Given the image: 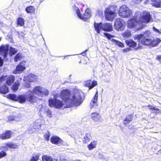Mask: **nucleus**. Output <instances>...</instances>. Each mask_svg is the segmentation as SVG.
I'll use <instances>...</instances> for the list:
<instances>
[{
	"mask_svg": "<svg viewBox=\"0 0 161 161\" xmlns=\"http://www.w3.org/2000/svg\"><path fill=\"white\" fill-rule=\"evenodd\" d=\"M7 154L4 151H2L0 152V158H2L6 156Z\"/></svg>",
	"mask_w": 161,
	"mask_h": 161,
	"instance_id": "37998d69",
	"label": "nucleus"
},
{
	"mask_svg": "<svg viewBox=\"0 0 161 161\" xmlns=\"http://www.w3.org/2000/svg\"><path fill=\"white\" fill-rule=\"evenodd\" d=\"M30 87V86H27V87Z\"/></svg>",
	"mask_w": 161,
	"mask_h": 161,
	"instance_id": "bf43d9fd",
	"label": "nucleus"
},
{
	"mask_svg": "<svg viewBox=\"0 0 161 161\" xmlns=\"http://www.w3.org/2000/svg\"><path fill=\"white\" fill-rule=\"evenodd\" d=\"M104 35L108 39L112 41V43L115 45L120 47H125L123 43L117 40L112 39V38L114 37V36L106 33H104Z\"/></svg>",
	"mask_w": 161,
	"mask_h": 161,
	"instance_id": "f8f14e48",
	"label": "nucleus"
},
{
	"mask_svg": "<svg viewBox=\"0 0 161 161\" xmlns=\"http://www.w3.org/2000/svg\"><path fill=\"white\" fill-rule=\"evenodd\" d=\"M8 48L9 46L8 44L5 45L3 44L0 47V55H3L4 58L7 56Z\"/></svg>",
	"mask_w": 161,
	"mask_h": 161,
	"instance_id": "4468645a",
	"label": "nucleus"
},
{
	"mask_svg": "<svg viewBox=\"0 0 161 161\" xmlns=\"http://www.w3.org/2000/svg\"><path fill=\"white\" fill-rule=\"evenodd\" d=\"M7 97L14 101H18L20 103H22L26 101V97L25 95H20L18 96L14 94H9L7 96Z\"/></svg>",
	"mask_w": 161,
	"mask_h": 161,
	"instance_id": "1a4fd4ad",
	"label": "nucleus"
},
{
	"mask_svg": "<svg viewBox=\"0 0 161 161\" xmlns=\"http://www.w3.org/2000/svg\"><path fill=\"white\" fill-rule=\"evenodd\" d=\"M14 80L15 78L14 76L9 75L7 77L6 82L8 85H10L14 82Z\"/></svg>",
	"mask_w": 161,
	"mask_h": 161,
	"instance_id": "5701e85b",
	"label": "nucleus"
},
{
	"mask_svg": "<svg viewBox=\"0 0 161 161\" xmlns=\"http://www.w3.org/2000/svg\"><path fill=\"white\" fill-rule=\"evenodd\" d=\"M117 6L113 5L108 6L105 11V18L109 21H112L116 15V10Z\"/></svg>",
	"mask_w": 161,
	"mask_h": 161,
	"instance_id": "423d86ee",
	"label": "nucleus"
},
{
	"mask_svg": "<svg viewBox=\"0 0 161 161\" xmlns=\"http://www.w3.org/2000/svg\"><path fill=\"white\" fill-rule=\"evenodd\" d=\"M76 94H78V96H79V104L76 105H75L77 106L80 105L82 102V99L81 97V95L82 94V92L80 89H75L74 90L71 92L70 93V92L68 90H65L62 91L60 94V96L61 98L63 99L64 100L65 102L66 100H69L71 99L72 95L75 93L76 92Z\"/></svg>",
	"mask_w": 161,
	"mask_h": 161,
	"instance_id": "20e7f679",
	"label": "nucleus"
},
{
	"mask_svg": "<svg viewBox=\"0 0 161 161\" xmlns=\"http://www.w3.org/2000/svg\"><path fill=\"white\" fill-rule=\"evenodd\" d=\"M146 3H148L156 7H161V0H147L145 2Z\"/></svg>",
	"mask_w": 161,
	"mask_h": 161,
	"instance_id": "dca6fc26",
	"label": "nucleus"
},
{
	"mask_svg": "<svg viewBox=\"0 0 161 161\" xmlns=\"http://www.w3.org/2000/svg\"><path fill=\"white\" fill-rule=\"evenodd\" d=\"M17 24L21 26H22L24 25V20L23 18H19L17 19Z\"/></svg>",
	"mask_w": 161,
	"mask_h": 161,
	"instance_id": "f704fd0d",
	"label": "nucleus"
},
{
	"mask_svg": "<svg viewBox=\"0 0 161 161\" xmlns=\"http://www.w3.org/2000/svg\"><path fill=\"white\" fill-rule=\"evenodd\" d=\"M39 156L36 155H33L31 158L30 161H37L39 159Z\"/></svg>",
	"mask_w": 161,
	"mask_h": 161,
	"instance_id": "a19ab883",
	"label": "nucleus"
},
{
	"mask_svg": "<svg viewBox=\"0 0 161 161\" xmlns=\"http://www.w3.org/2000/svg\"><path fill=\"white\" fill-rule=\"evenodd\" d=\"M98 92L97 91L94 97L91 100L90 103V108H93V107H96L97 106V101L98 98Z\"/></svg>",
	"mask_w": 161,
	"mask_h": 161,
	"instance_id": "f3484780",
	"label": "nucleus"
},
{
	"mask_svg": "<svg viewBox=\"0 0 161 161\" xmlns=\"http://www.w3.org/2000/svg\"><path fill=\"white\" fill-rule=\"evenodd\" d=\"M3 64V60L1 58H0V67L2 66Z\"/></svg>",
	"mask_w": 161,
	"mask_h": 161,
	"instance_id": "603ef678",
	"label": "nucleus"
},
{
	"mask_svg": "<svg viewBox=\"0 0 161 161\" xmlns=\"http://www.w3.org/2000/svg\"><path fill=\"white\" fill-rule=\"evenodd\" d=\"M10 51L11 54H12V55L14 54L17 52V50H16L15 48H13L12 47H10Z\"/></svg>",
	"mask_w": 161,
	"mask_h": 161,
	"instance_id": "ea45409f",
	"label": "nucleus"
},
{
	"mask_svg": "<svg viewBox=\"0 0 161 161\" xmlns=\"http://www.w3.org/2000/svg\"><path fill=\"white\" fill-rule=\"evenodd\" d=\"M141 16V13L140 11L136 12L133 18L128 21V28H135L137 30H140L142 28L143 26L139 21Z\"/></svg>",
	"mask_w": 161,
	"mask_h": 161,
	"instance_id": "7ed1b4c3",
	"label": "nucleus"
},
{
	"mask_svg": "<svg viewBox=\"0 0 161 161\" xmlns=\"http://www.w3.org/2000/svg\"><path fill=\"white\" fill-rule=\"evenodd\" d=\"M97 13L99 16H101L103 14V11L101 10H99L97 11Z\"/></svg>",
	"mask_w": 161,
	"mask_h": 161,
	"instance_id": "09e8293b",
	"label": "nucleus"
},
{
	"mask_svg": "<svg viewBox=\"0 0 161 161\" xmlns=\"http://www.w3.org/2000/svg\"><path fill=\"white\" fill-rule=\"evenodd\" d=\"M8 88L5 86H3L0 88V92L5 94L8 92Z\"/></svg>",
	"mask_w": 161,
	"mask_h": 161,
	"instance_id": "a878e982",
	"label": "nucleus"
},
{
	"mask_svg": "<svg viewBox=\"0 0 161 161\" xmlns=\"http://www.w3.org/2000/svg\"><path fill=\"white\" fill-rule=\"evenodd\" d=\"M144 35L142 34L136 35L135 36L134 39L139 40L142 38H144Z\"/></svg>",
	"mask_w": 161,
	"mask_h": 161,
	"instance_id": "e433bc0d",
	"label": "nucleus"
},
{
	"mask_svg": "<svg viewBox=\"0 0 161 161\" xmlns=\"http://www.w3.org/2000/svg\"><path fill=\"white\" fill-rule=\"evenodd\" d=\"M114 28L118 31H121L125 28V22L122 19L118 18L115 22Z\"/></svg>",
	"mask_w": 161,
	"mask_h": 161,
	"instance_id": "9b49d317",
	"label": "nucleus"
},
{
	"mask_svg": "<svg viewBox=\"0 0 161 161\" xmlns=\"http://www.w3.org/2000/svg\"><path fill=\"white\" fill-rule=\"evenodd\" d=\"M88 51V49H86V51H84V52L82 53L81 54L83 56H85L86 55V52Z\"/></svg>",
	"mask_w": 161,
	"mask_h": 161,
	"instance_id": "5fc2aeb1",
	"label": "nucleus"
},
{
	"mask_svg": "<svg viewBox=\"0 0 161 161\" xmlns=\"http://www.w3.org/2000/svg\"><path fill=\"white\" fill-rule=\"evenodd\" d=\"M144 38L140 42V43L142 45L149 46L150 47H155L158 46L161 42V40L159 38L153 37H148L151 34L150 31H147L143 32Z\"/></svg>",
	"mask_w": 161,
	"mask_h": 161,
	"instance_id": "f03ea898",
	"label": "nucleus"
},
{
	"mask_svg": "<svg viewBox=\"0 0 161 161\" xmlns=\"http://www.w3.org/2000/svg\"><path fill=\"white\" fill-rule=\"evenodd\" d=\"M55 160L56 161H57V160L56 159H54V161H55Z\"/></svg>",
	"mask_w": 161,
	"mask_h": 161,
	"instance_id": "13d9d810",
	"label": "nucleus"
},
{
	"mask_svg": "<svg viewBox=\"0 0 161 161\" xmlns=\"http://www.w3.org/2000/svg\"><path fill=\"white\" fill-rule=\"evenodd\" d=\"M97 84V82L96 81H93L92 82V86L91 88L92 89L93 87L95 86Z\"/></svg>",
	"mask_w": 161,
	"mask_h": 161,
	"instance_id": "c03bdc74",
	"label": "nucleus"
},
{
	"mask_svg": "<svg viewBox=\"0 0 161 161\" xmlns=\"http://www.w3.org/2000/svg\"><path fill=\"white\" fill-rule=\"evenodd\" d=\"M29 80L30 82H33L36 80L37 77L33 74H30L28 75Z\"/></svg>",
	"mask_w": 161,
	"mask_h": 161,
	"instance_id": "bb28decb",
	"label": "nucleus"
},
{
	"mask_svg": "<svg viewBox=\"0 0 161 161\" xmlns=\"http://www.w3.org/2000/svg\"><path fill=\"white\" fill-rule=\"evenodd\" d=\"M1 41V38H0V41Z\"/></svg>",
	"mask_w": 161,
	"mask_h": 161,
	"instance_id": "052dcab7",
	"label": "nucleus"
},
{
	"mask_svg": "<svg viewBox=\"0 0 161 161\" xmlns=\"http://www.w3.org/2000/svg\"><path fill=\"white\" fill-rule=\"evenodd\" d=\"M148 107H149L150 109H155L156 110H159V109L158 108H155L153 106L151 105H148Z\"/></svg>",
	"mask_w": 161,
	"mask_h": 161,
	"instance_id": "a18cd8bd",
	"label": "nucleus"
},
{
	"mask_svg": "<svg viewBox=\"0 0 161 161\" xmlns=\"http://www.w3.org/2000/svg\"><path fill=\"white\" fill-rule=\"evenodd\" d=\"M18 147V145L16 143H13L10 142L8 143L3 144L2 147L5 148L8 147L11 148L15 149L17 148Z\"/></svg>",
	"mask_w": 161,
	"mask_h": 161,
	"instance_id": "aec40b11",
	"label": "nucleus"
},
{
	"mask_svg": "<svg viewBox=\"0 0 161 161\" xmlns=\"http://www.w3.org/2000/svg\"><path fill=\"white\" fill-rule=\"evenodd\" d=\"M12 134L11 131H7L5 133L0 134V139L5 140L10 138Z\"/></svg>",
	"mask_w": 161,
	"mask_h": 161,
	"instance_id": "a211bd4d",
	"label": "nucleus"
},
{
	"mask_svg": "<svg viewBox=\"0 0 161 161\" xmlns=\"http://www.w3.org/2000/svg\"><path fill=\"white\" fill-rule=\"evenodd\" d=\"M84 84L85 86L89 87V89H91L90 88L92 86V82L91 80H87L84 82Z\"/></svg>",
	"mask_w": 161,
	"mask_h": 161,
	"instance_id": "72a5a7b5",
	"label": "nucleus"
},
{
	"mask_svg": "<svg viewBox=\"0 0 161 161\" xmlns=\"http://www.w3.org/2000/svg\"><path fill=\"white\" fill-rule=\"evenodd\" d=\"M153 31L155 32H157V33H160V31L158 29H157L156 28L153 27Z\"/></svg>",
	"mask_w": 161,
	"mask_h": 161,
	"instance_id": "3c124183",
	"label": "nucleus"
},
{
	"mask_svg": "<svg viewBox=\"0 0 161 161\" xmlns=\"http://www.w3.org/2000/svg\"><path fill=\"white\" fill-rule=\"evenodd\" d=\"M119 14L122 17L127 18L132 15V12L126 6L123 5L120 7Z\"/></svg>",
	"mask_w": 161,
	"mask_h": 161,
	"instance_id": "0eeeda50",
	"label": "nucleus"
},
{
	"mask_svg": "<svg viewBox=\"0 0 161 161\" xmlns=\"http://www.w3.org/2000/svg\"><path fill=\"white\" fill-rule=\"evenodd\" d=\"M40 94V87L39 86H36L33 89L32 91L29 90L27 93L26 97L27 100L31 103L37 102L38 98L33 94L39 95Z\"/></svg>",
	"mask_w": 161,
	"mask_h": 161,
	"instance_id": "39448f33",
	"label": "nucleus"
},
{
	"mask_svg": "<svg viewBox=\"0 0 161 161\" xmlns=\"http://www.w3.org/2000/svg\"><path fill=\"white\" fill-rule=\"evenodd\" d=\"M47 115H48L49 117H51V112L50 111L48 110L47 112Z\"/></svg>",
	"mask_w": 161,
	"mask_h": 161,
	"instance_id": "8fccbe9b",
	"label": "nucleus"
},
{
	"mask_svg": "<svg viewBox=\"0 0 161 161\" xmlns=\"http://www.w3.org/2000/svg\"><path fill=\"white\" fill-rule=\"evenodd\" d=\"M97 144V142L95 141H93L88 145V147L89 150H92L96 147Z\"/></svg>",
	"mask_w": 161,
	"mask_h": 161,
	"instance_id": "c756f323",
	"label": "nucleus"
},
{
	"mask_svg": "<svg viewBox=\"0 0 161 161\" xmlns=\"http://www.w3.org/2000/svg\"><path fill=\"white\" fill-rule=\"evenodd\" d=\"M91 118L95 121H97L100 119V116L99 113H93L91 114Z\"/></svg>",
	"mask_w": 161,
	"mask_h": 161,
	"instance_id": "4be33fe9",
	"label": "nucleus"
},
{
	"mask_svg": "<svg viewBox=\"0 0 161 161\" xmlns=\"http://www.w3.org/2000/svg\"><path fill=\"white\" fill-rule=\"evenodd\" d=\"M143 0H133L134 2L136 4L140 3Z\"/></svg>",
	"mask_w": 161,
	"mask_h": 161,
	"instance_id": "de8ad7c7",
	"label": "nucleus"
},
{
	"mask_svg": "<svg viewBox=\"0 0 161 161\" xmlns=\"http://www.w3.org/2000/svg\"><path fill=\"white\" fill-rule=\"evenodd\" d=\"M91 138V136L90 134L89 133H86L84 137L83 142L85 143H87L90 140Z\"/></svg>",
	"mask_w": 161,
	"mask_h": 161,
	"instance_id": "393cba45",
	"label": "nucleus"
},
{
	"mask_svg": "<svg viewBox=\"0 0 161 161\" xmlns=\"http://www.w3.org/2000/svg\"><path fill=\"white\" fill-rule=\"evenodd\" d=\"M19 85L20 83L19 81L15 82L12 87V90L14 92L18 90Z\"/></svg>",
	"mask_w": 161,
	"mask_h": 161,
	"instance_id": "c85d7f7f",
	"label": "nucleus"
},
{
	"mask_svg": "<svg viewBox=\"0 0 161 161\" xmlns=\"http://www.w3.org/2000/svg\"><path fill=\"white\" fill-rule=\"evenodd\" d=\"M51 142L54 144H58L61 143L62 140L58 137L57 136H53L51 138Z\"/></svg>",
	"mask_w": 161,
	"mask_h": 161,
	"instance_id": "412c9836",
	"label": "nucleus"
},
{
	"mask_svg": "<svg viewBox=\"0 0 161 161\" xmlns=\"http://www.w3.org/2000/svg\"><path fill=\"white\" fill-rule=\"evenodd\" d=\"M42 160L43 161H53L52 158L50 156L47 155L42 157Z\"/></svg>",
	"mask_w": 161,
	"mask_h": 161,
	"instance_id": "473e14b6",
	"label": "nucleus"
},
{
	"mask_svg": "<svg viewBox=\"0 0 161 161\" xmlns=\"http://www.w3.org/2000/svg\"><path fill=\"white\" fill-rule=\"evenodd\" d=\"M38 122V120H36L35 121V123H37Z\"/></svg>",
	"mask_w": 161,
	"mask_h": 161,
	"instance_id": "4d7b16f0",
	"label": "nucleus"
},
{
	"mask_svg": "<svg viewBox=\"0 0 161 161\" xmlns=\"http://www.w3.org/2000/svg\"><path fill=\"white\" fill-rule=\"evenodd\" d=\"M25 64L26 62L25 61H23L21 62L17 66L16 69L13 72V73L16 74L22 72L25 69L26 66Z\"/></svg>",
	"mask_w": 161,
	"mask_h": 161,
	"instance_id": "ddd939ff",
	"label": "nucleus"
},
{
	"mask_svg": "<svg viewBox=\"0 0 161 161\" xmlns=\"http://www.w3.org/2000/svg\"><path fill=\"white\" fill-rule=\"evenodd\" d=\"M44 136L46 140H49V136L48 135L46 134L44 135Z\"/></svg>",
	"mask_w": 161,
	"mask_h": 161,
	"instance_id": "864d4df0",
	"label": "nucleus"
},
{
	"mask_svg": "<svg viewBox=\"0 0 161 161\" xmlns=\"http://www.w3.org/2000/svg\"><path fill=\"white\" fill-rule=\"evenodd\" d=\"M132 119V116L131 115H127L124 120V124H128L130 122Z\"/></svg>",
	"mask_w": 161,
	"mask_h": 161,
	"instance_id": "cd10ccee",
	"label": "nucleus"
},
{
	"mask_svg": "<svg viewBox=\"0 0 161 161\" xmlns=\"http://www.w3.org/2000/svg\"><path fill=\"white\" fill-rule=\"evenodd\" d=\"M35 10V8L32 6H30L26 8V11L27 13H32Z\"/></svg>",
	"mask_w": 161,
	"mask_h": 161,
	"instance_id": "7c9ffc66",
	"label": "nucleus"
},
{
	"mask_svg": "<svg viewBox=\"0 0 161 161\" xmlns=\"http://www.w3.org/2000/svg\"><path fill=\"white\" fill-rule=\"evenodd\" d=\"M131 33L129 31H125L123 35V36L124 37L128 38L130 36Z\"/></svg>",
	"mask_w": 161,
	"mask_h": 161,
	"instance_id": "58836bf2",
	"label": "nucleus"
},
{
	"mask_svg": "<svg viewBox=\"0 0 161 161\" xmlns=\"http://www.w3.org/2000/svg\"><path fill=\"white\" fill-rule=\"evenodd\" d=\"M72 95L71 99L69 100H66L65 104H64L61 101L56 98L50 99L48 102L50 107H54L56 108H69L73 107L74 105H78L79 104V96L76 93Z\"/></svg>",
	"mask_w": 161,
	"mask_h": 161,
	"instance_id": "f257e3e1",
	"label": "nucleus"
},
{
	"mask_svg": "<svg viewBox=\"0 0 161 161\" xmlns=\"http://www.w3.org/2000/svg\"><path fill=\"white\" fill-rule=\"evenodd\" d=\"M157 59H158L160 60L161 59V55H158L157 56Z\"/></svg>",
	"mask_w": 161,
	"mask_h": 161,
	"instance_id": "6e6d98bb",
	"label": "nucleus"
},
{
	"mask_svg": "<svg viewBox=\"0 0 161 161\" xmlns=\"http://www.w3.org/2000/svg\"><path fill=\"white\" fill-rule=\"evenodd\" d=\"M49 92L47 90L41 88V94L47 96Z\"/></svg>",
	"mask_w": 161,
	"mask_h": 161,
	"instance_id": "4c0bfd02",
	"label": "nucleus"
},
{
	"mask_svg": "<svg viewBox=\"0 0 161 161\" xmlns=\"http://www.w3.org/2000/svg\"><path fill=\"white\" fill-rule=\"evenodd\" d=\"M131 50V49L130 48H127L125 49H124L123 50V51L124 52H129L130 50Z\"/></svg>",
	"mask_w": 161,
	"mask_h": 161,
	"instance_id": "49530a36",
	"label": "nucleus"
},
{
	"mask_svg": "<svg viewBox=\"0 0 161 161\" xmlns=\"http://www.w3.org/2000/svg\"><path fill=\"white\" fill-rule=\"evenodd\" d=\"M94 27L95 28V30L96 31L97 33H100V30H102V26L103 25V24L102 23H95L94 24Z\"/></svg>",
	"mask_w": 161,
	"mask_h": 161,
	"instance_id": "b1692460",
	"label": "nucleus"
},
{
	"mask_svg": "<svg viewBox=\"0 0 161 161\" xmlns=\"http://www.w3.org/2000/svg\"><path fill=\"white\" fill-rule=\"evenodd\" d=\"M102 30L104 31H113V27L110 23H104L102 26Z\"/></svg>",
	"mask_w": 161,
	"mask_h": 161,
	"instance_id": "6ab92c4d",
	"label": "nucleus"
},
{
	"mask_svg": "<svg viewBox=\"0 0 161 161\" xmlns=\"http://www.w3.org/2000/svg\"><path fill=\"white\" fill-rule=\"evenodd\" d=\"M74 9L76 11V13L80 18L84 21H86L87 19L89 18L91 16L90 10L89 9H86L83 15H81L79 8L75 6H74Z\"/></svg>",
	"mask_w": 161,
	"mask_h": 161,
	"instance_id": "6e6552de",
	"label": "nucleus"
},
{
	"mask_svg": "<svg viewBox=\"0 0 161 161\" xmlns=\"http://www.w3.org/2000/svg\"><path fill=\"white\" fill-rule=\"evenodd\" d=\"M22 58V54L20 53H18L15 56L14 60V61L17 62L21 58Z\"/></svg>",
	"mask_w": 161,
	"mask_h": 161,
	"instance_id": "2f4dec72",
	"label": "nucleus"
},
{
	"mask_svg": "<svg viewBox=\"0 0 161 161\" xmlns=\"http://www.w3.org/2000/svg\"><path fill=\"white\" fill-rule=\"evenodd\" d=\"M141 16L139 21L143 26V23H148L150 21L151 16L149 13L146 11H144L142 14H141Z\"/></svg>",
	"mask_w": 161,
	"mask_h": 161,
	"instance_id": "9d476101",
	"label": "nucleus"
},
{
	"mask_svg": "<svg viewBox=\"0 0 161 161\" xmlns=\"http://www.w3.org/2000/svg\"><path fill=\"white\" fill-rule=\"evenodd\" d=\"M8 121L9 122L13 120H16L15 117L13 115L8 117Z\"/></svg>",
	"mask_w": 161,
	"mask_h": 161,
	"instance_id": "79ce46f5",
	"label": "nucleus"
},
{
	"mask_svg": "<svg viewBox=\"0 0 161 161\" xmlns=\"http://www.w3.org/2000/svg\"><path fill=\"white\" fill-rule=\"evenodd\" d=\"M125 42L127 45L137 50L139 48V47L137 46V43L132 40L129 39L126 40L125 41Z\"/></svg>",
	"mask_w": 161,
	"mask_h": 161,
	"instance_id": "2eb2a0df",
	"label": "nucleus"
},
{
	"mask_svg": "<svg viewBox=\"0 0 161 161\" xmlns=\"http://www.w3.org/2000/svg\"><path fill=\"white\" fill-rule=\"evenodd\" d=\"M35 127H36V128H38L40 127V124H39L37 126H35ZM35 128H30L29 129V133L30 134H31L33 133L34 131H35Z\"/></svg>",
	"mask_w": 161,
	"mask_h": 161,
	"instance_id": "c9c22d12",
	"label": "nucleus"
}]
</instances>
